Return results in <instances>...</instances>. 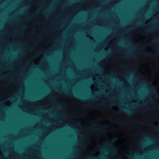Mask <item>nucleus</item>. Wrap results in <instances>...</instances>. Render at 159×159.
Returning <instances> with one entry per match:
<instances>
[{
    "label": "nucleus",
    "instance_id": "7ed1b4c3",
    "mask_svg": "<svg viewBox=\"0 0 159 159\" xmlns=\"http://www.w3.org/2000/svg\"><path fill=\"white\" fill-rule=\"evenodd\" d=\"M140 126L141 121L140 119Z\"/></svg>",
    "mask_w": 159,
    "mask_h": 159
},
{
    "label": "nucleus",
    "instance_id": "39448f33",
    "mask_svg": "<svg viewBox=\"0 0 159 159\" xmlns=\"http://www.w3.org/2000/svg\"><path fill=\"white\" fill-rule=\"evenodd\" d=\"M150 28H148L147 29H146V31H149L150 30Z\"/></svg>",
    "mask_w": 159,
    "mask_h": 159
},
{
    "label": "nucleus",
    "instance_id": "6e6552de",
    "mask_svg": "<svg viewBox=\"0 0 159 159\" xmlns=\"http://www.w3.org/2000/svg\"><path fill=\"white\" fill-rule=\"evenodd\" d=\"M154 43H156V42L155 41H154Z\"/></svg>",
    "mask_w": 159,
    "mask_h": 159
},
{
    "label": "nucleus",
    "instance_id": "f257e3e1",
    "mask_svg": "<svg viewBox=\"0 0 159 159\" xmlns=\"http://www.w3.org/2000/svg\"><path fill=\"white\" fill-rule=\"evenodd\" d=\"M140 75H141V72H140V69L141 68V64H140Z\"/></svg>",
    "mask_w": 159,
    "mask_h": 159
},
{
    "label": "nucleus",
    "instance_id": "1a4fd4ad",
    "mask_svg": "<svg viewBox=\"0 0 159 159\" xmlns=\"http://www.w3.org/2000/svg\"><path fill=\"white\" fill-rule=\"evenodd\" d=\"M145 104H146V103H147V102H145Z\"/></svg>",
    "mask_w": 159,
    "mask_h": 159
},
{
    "label": "nucleus",
    "instance_id": "f03ea898",
    "mask_svg": "<svg viewBox=\"0 0 159 159\" xmlns=\"http://www.w3.org/2000/svg\"><path fill=\"white\" fill-rule=\"evenodd\" d=\"M145 55L146 56H149L150 55V53L149 51H146L144 52Z\"/></svg>",
    "mask_w": 159,
    "mask_h": 159
},
{
    "label": "nucleus",
    "instance_id": "20e7f679",
    "mask_svg": "<svg viewBox=\"0 0 159 159\" xmlns=\"http://www.w3.org/2000/svg\"><path fill=\"white\" fill-rule=\"evenodd\" d=\"M149 107L148 106H146L145 107V109L146 110H149Z\"/></svg>",
    "mask_w": 159,
    "mask_h": 159
},
{
    "label": "nucleus",
    "instance_id": "0eeeda50",
    "mask_svg": "<svg viewBox=\"0 0 159 159\" xmlns=\"http://www.w3.org/2000/svg\"><path fill=\"white\" fill-rule=\"evenodd\" d=\"M149 99L151 101H152V100L151 98H149Z\"/></svg>",
    "mask_w": 159,
    "mask_h": 159
},
{
    "label": "nucleus",
    "instance_id": "423d86ee",
    "mask_svg": "<svg viewBox=\"0 0 159 159\" xmlns=\"http://www.w3.org/2000/svg\"><path fill=\"white\" fill-rule=\"evenodd\" d=\"M155 130L157 131H159V129L158 128H155Z\"/></svg>",
    "mask_w": 159,
    "mask_h": 159
}]
</instances>
